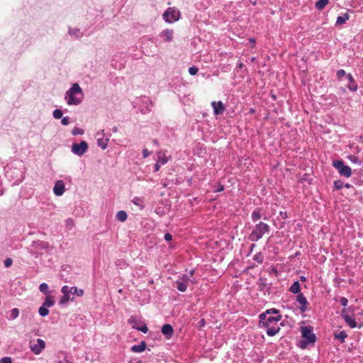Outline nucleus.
I'll return each mask as SVG.
<instances>
[{"mask_svg":"<svg viewBox=\"0 0 363 363\" xmlns=\"http://www.w3.org/2000/svg\"><path fill=\"white\" fill-rule=\"evenodd\" d=\"M164 239L167 242L171 241L172 240V235L169 233H167L164 234Z\"/></svg>","mask_w":363,"mask_h":363,"instance_id":"obj_50","label":"nucleus"},{"mask_svg":"<svg viewBox=\"0 0 363 363\" xmlns=\"http://www.w3.org/2000/svg\"><path fill=\"white\" fill-rule=\"evenodd\" d=\"M333 166L338 171L341 176L348 178L352 175L351 168L347 165H345L342 160H333Z\"/></svg>","mask_w":363,"mask_h":363,"instance_id":"obj_8","label":"nucleus"},{"mask_svg":"<svg viewBox=\"0 0 363 363\" xmlns=\"http://www.w3.org/2000/svg\"><path fill=\"white\" fill-rule=\"evenodd\" d=\"M194 272H195V271H194V269H191V270L189 271V275H190V277H192V276L194 275Z\"/></svg>","mask_w":363,"mask_h":363,"instance_id":"obj_57","label":"nucleus"},{"mask_svg":"<svg viewBox=\"0 0 363 363\" xmlns=\"http://www.w3.org/2000/svg\"><path fill=\"white\" fill-rule=\"evenodd\" d=\"M173 30L170 29H165L160 33V36L163 38L165 42H170L173 39Z\"/></svg>","mask_w":363,"mask_h":363,"instance_id":"obj_18","label":"nucleus"},{"mask_svg":"<svg viewBox=\"0 0 363 363\" xmlns=\"http://www.w3.org/2000/svg\"><path fill=\"white\" fill-rule=\"evenodd\" d=\"M133 328H134L138 331L143 332V333H146L148 331V328H147L146 324H145V323H143L142 325H140V326H137L136 325H133Z\"/></svg>","mask_w":363,"mask_h":363,"instance_id":"obj_33","label":"nucleus"},{"mask_svg":"<svg viewBox=\"0 0 363 363\" xmlns=\"http://www.w3.org/2000/svg\"><path fill=\"white\" fill-rule=\"evenodd\" d=\"M262 217L260 208H256L252 213L251 218L253 222H257Z\"/></svg>","mask_w":363,"mask_h":363,"instance_id":"obj_25","label":"nucleus"},{"mask_svg":"<svg viewBox=\"0 0 363 363\" xmlns=\"http://www.w3.org/2000/svg\"><path fill=\"white\" fill-rule=\"evenodd\" d=\"M345 187L347 189H350L351 187V185L350 184H345Z\"/></svg>","mask_w":363,"mask_h":363,"instance_id":"obj_59","label":"nucleus"},{"mask_svg":"<svg viewBox=\"0 0 363 363\" xmlns=\"http://www.w3.org/2000/svg\"><path fill=\"white\" fill-rule=\"evenodd\" d=\"M333 184L336 189H341L343 187V182L340 179L334 181Z\"/></svg>","mask_w":363,"mask_h":363,"instance_id":"obj_38","label":"nucleus"},{"mask_svg":"<svg viewBox=\"0 0 363 363\" xmlns=\"http://www.w3.org/2000/svg\"><path fill=\"white\" fill-rule=\"evenodd\" d=\"M83 91L77 83L74 84L65 93V99L68 105H78L83 99Z\"/></svg>","mask_w":363,"mask_h":363,"instance_id":"obj_2","label":"nucleus"},{"mask_svg":"<svg viewBox=\"0 0 363 363\" xmlns=\"http://www.w3.org/2000/svg\"><path fill=\"white\" fill-rule=\"evenodd\" d=\"M67 363H72V362H69V361H67Z\"/></svg>","mask_w":363,"mask_h":363,"instance_id":"obj_63","label":"nucleus"},{"mask_svg":"<svg viewBox=\"0 0 363 363\" xmlns=\"http://www.w3.org/2000/svg\"><path fill=\"white\" fill-rule=\"evenodd\" d=\"M211 106L215 115L221 114L225 110V106L221 101H212Z\"/></svg>","mask_w":363,"mask_h":363,"instance_id":"obj_17","label":"nucleus"},{"mask_svg":"<svg viewBox=\"0 0 363 363\" xmlns=\"http://www.w3.org/2000/svg\"><path fill=\"white\" fill-rule=\"evenodd\" d=\"M0 363H12V359L9 357H5L0 359Z\"/></svg>","mask_w":363,"mask_h":363,"instance_id":"obj_45","label":"nucleus"},{"mask_svg":"<svg viewBox=\"0 0 363 363\" xmlns=\"http://www.w3.org/2000/svg\"><path fill=\"white\" fill-rule=\"evenodd\" d=\"M300 280L301 281H306V278L304 276H301L300 277Z\"/></svg>","mask_w":363,"mask_h":363,"instance_id":"obj_56","label":"nucleus"},{"mask_svg":"<svg viewBox=\"0 0 363 363\" xmlns=\"http://www.w3.org/2000/svg\"><path fill=\"white\" fill-rule=\"evenodd\" d=\"M255 246H256V245H255V244H252V245H250V252H252V250H253V249L255 247Z\"/></svg>","mask_w":363,"mask_h":363,"instance_id":"obj_55","label":"nucleus"},{"mask_svg":"<svg viewBox=\"0 0 363 363\" xmlns=\"http://www.w3.org/2000/svg\"><path fill=\"white\" fill-rule=\"evenodd\" d=\"M63 113L60 109H55L52 116L55 119H60L62 117Z\"/></svg>","mask_w":363,"mask_h":363,"instance_id":"obj_37","label":"nucleus"},{"mask_svg":"<svg viewBox=\"0 0 363 363\" xmlns=\"http://www.w3.org/2000/svg\"><path fill=\"white\" fill-rule=\"evenodd\" d=\"M19 315V310L16 308H13L10 311L9 316L8 317V319L10 320H13L16 319Z\"/></svg>","mask_w":363,"mask_h":363,"instance_id":"obj_31","label":"nucleus"},{"mask_svg":"<svg viewBox=\"0 0 363 363\" xmlns=\"http://www.w3.org/2000/svg\"><path fill=\"white\" fill-rule=\"evenodd\" d=\"M183 279L184 280V282H181V281L176 282V284H177L176 287H177V290H179V291H182V292L186 291V290L187 289L186 281H190L191 283H196V279L195 278L190 279L187 274L184 275Z\"/></svg>","mask_w":363,"mask_h":363,"instance_id":"obj_12","label":"nucleus"},{"mask_svg":"<svg viewBox=\"0 0 363 363\" xmlns=\"http://www.w3.org/2000/svg\"><path fill=\"white\" fill-rule=\"evenodd\" d=\"M61 292L62 293L63 296L60 299V305H64L67 303L69 301H74V298H71L70 294L77 295L79 297H81L84 295L83 289H78L77 286L69 287L67 285H65L62 287Z\"/></svg>","mask_w":363,"mask_h":363,"instance_id":"obj_3","label":"nucleus"},{"mask_svg":"<svg viewBox=\"0 0 363 363\" xmlns=\"http://www.w3.org/2000/svg\"><path fill=\"white\" fill-rule=\"evenodd\" d=\"M84 133V130L78 127H74L72 130V134L73 135H83Z\"/></svg>","mask_w":363,"mask_h":363,"instance_id":"obj_35","label":"nucleus"},{"mask_svg":"<svg viewBox=\"0 0 363 363\" xmlns=\"http://www.w3.org/2000/svg\"><path fill=\"white\" fill-rule=\"evenodd\" d=\"M48 289H49V287L46 283H42L39 286L40 291L43 293L44 294H48L49 293Z\"/></svg>","mask_w":363,"mask_h":363,"instance_id":"obj_34","label":"nucleus"},{"mask_svg":"<svg viewBox=\"0 0 363 363\" xmlns=\"http://www.w3.org/2000/svg\"><path fill=\"white\" fill-rule=\"evenodd\" d=\"M347 337V334L345 331H340L338 334L335 335V338L340 341L341 343L345 342V338Z\"/></svg>","mask_w":363,"mask_h":363,"instance_id":"obj_29","label":"nucleus"},{"mask_svg":"<svg viewBox=\"0 0 363 363\" xmlns=\"http://www.w3.org/2000/svg\"><path fill=\"white\" fill-rule=\"evenodd\" d=\"M135 103L138 106V109L143 114L150 112L153 106L152 101L145 96H140L138 101Z\"/></svg>","mask_w":363,"mask_h":363,"instance_id":"obj_7","label":"nucleus"},{"mask_svg":"<svg viewBox=\"0 0 363 363\" xmlns=\"http://www.w3.org/2000/svg\"><path fill=\"white\" fill-rule=\"evenodd\" d=\"M253 259L258 263L262 264L264 261V257L261 252H257L254 255Z\"/></svg>","mask_w":363,"mask_h":363,"instance_id":"obj_36","label":"nucleus"},{"mask_svg":"<svg viewBox=\"0 0 363 363\" xmlns=\"http://www.w3.org/2000/svg\"><path fill=\"white\" fill-rule=\"evenodd\" d=\"M30 350L35 354H39L45 347V342L43 340L38 338L35 342H30Z\"/></svg>","mask_w":363,"mask_h":363,"instance_id":"obj_11","label":"nucleus"},{"mask_svg":"<svg viewBox=\"0 0 363 363\" xmlns=\"http://www.w3.org/2000/svg\"><path fill=\"white\" fill-rule=\"evenodd\" d=\"M270 227L268 224L260 221L256 224L253 230L249 235V240L252 242H257L259 240L265 233H269Z\"/></svg>","mask_w":363,"mask_h":363,"instance_id":"obj_4","label":"nucleus"},{"mask_svg":"<svg viewBox=\"0 0 363 363\" xmlns=\"http://www.w3.org/2000/svg\"><path fill=\"white\" fill-rule=\"evenodd\" d=\"M328 2V0H318L315 2V8L318 10H322L325 7Z\"/></svg>","mask_w":363,"mask_h":363,"instance_id":"obj_30","label":"nucleus"},{"mask_svg":"<svg viewBox=\"0 0 363 363\" xmlns=\"http://www.w3.org/2000/svg\"><path fill=\"white\" fill-rule=\"evenodd\" d=\"M347 79H348V81H349V82H350V83H354V77L352 76V74H348L347 75Z\"/></svg>","mask_w":363,"mask_h":363,"instance_id":"obj_52","label":"nucleus"},{"mask_svg":"<svg viewBox=\"0 0 363 363\" xmlns=\"http://www.w3.org/2000/svg\"><path fill=\"white\" fill-rule=\"evenodd\" d=\"M146 348V343L145 341H141L140 344L135 345L131 347L130 350L133 352H142Z\"/></svg>","mask_w":363,"mask_h":363,"instance_id":"obj_21","label":"nucleus"},{"mask_svg":"<svg viewBox=\"0 0 363 363\" xmlns=\"http://www.w3.org/2000/svg\"><path fill=\"white\" fill-rule=\"evenodd\" d=\"M254 112H255V110H254V109H252V108H251V109H250V113H254Z\"/></svg>","mask_w":363,"mask_h":363,"instance_id":"obj_62","label":"nucleus"},{"mask_svg":"<svg viewBox=\"0 0 363 363\" xmlns=\"http://www.w3.org/2000/svg\"><path fill=\"white\" fill-rule=\"evenodd\" d=\"M198 72L199 69L196 66H192L189 68V73L192 76L196 75Z\"/></svg>","mask_w":363,"mask_h":363,"instance_id":"obj_39","label":"nucleus"},{"mask_svg":"<svg viewBox=\"0 0 363 363\" xmlns=\"http://www.w3.org/2000/svg\"><path fill=\"white\" fill-rule=\"evenodd\" d=\"M352 84L348 86V89L352 91H356L357 90V84L354 83H351Z\"/></svg>","mask_w":363,"mask_h":363,"instance_id":"obj_46","label":"nucleus"},{"mask_svg":"<svg viewBox=\"0 0 363 363\" xmlns=\"http://www.w3.org/2000/svg\"><path fill=\"white\" fill-rule=\"evenodd\" d=\"M66 223L67 225H69V226H74V220L72 218L67 219Z\"/></svg>","mask_w":363,"mask_h":363,"instance_id":"obj_51","label":"nucleus"},{"mask_svg":"<svg viewBox=\"0 0 363 363\" xmlns=\"http://www.w3.org/2000/svg\"><path fill=\"white\" fill-rule=\"evenodd\" d=\"M337 77L340 79L341 78H342L344 76L346 75V72L344 69H339L337 70Z\"/></svg>","mask_w":363,"mask_h":363,"instance_id":"obj_43","label":"nucleus"},{"mask_svg":"<svg viewBox=\"0 0 363 363\" xmlns=\"http://www.w3.org/2000/svg\"><path fill=\"white\" fill-rule=\"evenodd\" d=\"M350 18V15L347 13H344L342 16H339L336 20V25H342Z\"/></svg>","mask_w":363,"mask_h":363,"instance_id":"obj_24","label":"nucleus"},{"mask_svg":"<svg viewBox=\"0 0 363 363\" xmlns=\"http://www.w3.org/2000/svg\"><path fill=\"white\" fill-rule=\"evenodd\" d=\"M244 67V64L242 62H239L237 66V69H242Z\"/></svg>","mask_w":363,"mask_h":363,"instance_id":"obj_54","label":"nucleus"},{"mask_svg":"<svg viewBox=\"0 0 363 363\" xmlns=\"http://www.w3.org/2000/svg\"><path fill=\"white\" fill-rule=\"evenodd\" d=\"M341 316L344 319L345 322L351 328H354L357 327V323L355 319L347 314L346 308H343L341 311Z\"/></svg>","mask_w":363,"mask_h":363,"instance_id":"obj_13","label":"nucleus"},{"mask_svg":"<svg viewBox=\"0 0 363 363\" xmlns=\"http://www.w3.org/2000/svg\"><path fill=\"white\" fill-rule=\"evenodd\" d=\"M161 164H158L157 162L154 166V172H158L160 169Z\"/></svg>","mask_w":363,"mask_h":363,"instance_id":"obj_53","label":"nucleus"},{"mask_svg":"<svg viewBox=\"0 0 363 363\" xmlns=\"http://www.w3.org/2000/svg\"><path fill=\"white\" fill-rule=\"evenodd\" d=\"M258 286L260 291L269 290L267 279L260 277L258 281Z\"/></svg>","mask_w":363,"mask_h":363,"instance_id":"obj_22","label":"nucleus"},{"mask_svg":"<svg viewBox=\"0 0 363 363\" xmlns=\"http://www.w3.org/2000/svg\"><path fill=\"white\" fill-rule=\"evenodd\" d=\"M70 123V119L69 116H65L62 118L61 123L63 125H67Z\"/></svg>","mask_w":363,"mask_h":363,"instance_id":"obj_44","label":"nucleus"},{"mask_svg":"<svg viewBox=\"0 0 363 363\" xmlns=\"http://www.w3.org/2000/svg\"><path fill=\"white\" fill-rule=\"evenodd\" d=\"M38 313H39V315H41L42 317H45L46 315H48L49 313V310H48V307H45L44 306V305L43 304L38 309Z\"/></svg>","mask_w":363,"mask_h":363,"instance_id":"obj_32","label":"nucleus"},{"mask_svg":"<svg viewBox=\"0 0 363 363\" xmlns=\"http://www.w3.org/2000/svg\"><path fill=\"white\" fill-rule=\"evenodd\" d=\"M97 138V145L102 150H105L108 146V142L109 140L108 138H104V130L101 132H98L96 133Z\"/></svg>","mask_w":363,"mask_h":363,"instance_id":"obj_15","label":"nucleus"},{"mask_svg":"<svg viewBox=\"0 0 363 363\" xmlns=\"http://www.w3.org/2000/svg\"><path fill=\"white\" fill-rule=\"evenodd\" d=\"M12 264H13V259L11 258H6L4 261V267L6 268L10 267L12 265Z\"/></svg>","mask_w":363,"mask_h":363,"instance_id":"obj_42","label":"nucleus"},{"mask_svg":"<svg viewBox=\"0 0 363 363\" xmlns=\"http://www.w3.org/2000/svg\"><path fill=\"white\" fill-rule=\"evenodd\" d=\"M117 220L121 222H124L127 220L128 215L127 213L124 211H119L116 216Z\"/></svg>","mask_w":363,"mask_h":363,"instance_id":"obj_27","label":"nucleus"},{"mask_svg":"<svg viewBox=\"0 0 363 363\" xmlns=\"http://www.w3.org/2000/svg\"><path fill=\"white\" fill-rule=\"evenodd\" d=\"M88 143L82 140L80 143H73L72 145V152L78 155L82 156L88 150Z\"/></svg>","mask_w":363,"mask_h":363,"instance_id":"obj_10","label":"nucleus"},{"mask_svg":"<svg viewBox=\"0 0 363 363\" xmlns=\"http://www.w3.org/2000/svg\"><path fill=\"white\" fill-rule=\"evenodd\" d=\"M132 202H133L135 205H136V206H139L140 209H143V208H144V207H145V205H144V200H143V198H141V197L135 196V197L133 199Z\"/></svg>","mask_w":363,"mask_h":363,"instance_id":"obj_26","label":"nucleus"},{"mask_svg":"<svg viewBox=\"0 0 363 363\" xmlns=\"http://www.w3.org/2000/svg\"><path fill=\"white\" fill-rule=\"evenodd\" d=\"M65 190V186L64 182L62 180L57 181L55 182L54 188H53L54 194L56 196H60L64 194Z\"/></svg>","mask_w":363,"mask_h":363,"instance_id":"obj_16","label":"nucleus"},{"mask_svg":"<svg viewBox=\"0 0 363 363\" xmlns=\"http://www.w3.org/2000/svg\"><path fill=\"white\" fill-rule=\"evenodd\" d=\"M265 312H269V315H280L279 311L276 308H270V309L267 310Z\"/></svg>","mask_w":363,"mask_h":363,"instance_id":"obj_41","label":"nucleus"},{"mask_svg":"<svg viewBox=\"0 0 363 363\" xmlns=\"http://www.w3.org/2000/svg\"><path fill=\"white\" fill-rule=\"evenodd\" d=\"M68 33L72 37L79 39L83 37L84 34L82 32H81L80 29L78 28H72L69 27L68 28Z\"/></svg>","mask_w":363,"mask_h":363,"instance_id":"obj_20","label":"nucleus"},{"mask_svg":"<svg viewBox=\"0 0 363 363\" xmlns=\"http://www.w3.org/2000/svg\"><path fill=\"white\" fill-rule=\"evenodd\" d=\"M269 312H264L259 316V324L266 328V333L268 336L272 337L277 334L280 328L278 322L281 319V315H269Z\"/></svg>","mask_w":363,"mask_h":363,"instance_id":"obj_1","label":"nucleus"},{"mask_svg":"<svg viewBox=\"0 0 363 363\" xmlns=\"http://www.w3.org/2000/svg\"><path fill=\"white\" fill-rule=\"evenodd\" d=\"M112 130H113L114 133H116V132H117V131H118V128H117V127H113V128H112Z\"/></svg>","mask_w":363,"mask_h":363,"instance_id":"obj_60","label":"nucleus"},{"mask_svg":"<svg viewBox=\"0 0 363 363\" xmlns=\"http://www.w3.org/2000/svg\"><path fill=\"white\" fill-rule=\"evenodd\" d=\"M301 290V285L298 281H294L289 288V291L293 294H299Z\"/></svg>","mask_w":363,"mask_h":363,"instance_id":"obj_23","label":"nucleus"},{"mask_svg":"<svg viewBox=\"0 0 363 363\" xmlns=\"http://www.w3.org/2000/svg\"><path fill=\"white\" fill-rule=\"evenodd\" d=\"M157 162L160 164H164L167 162V158L165 156H159Z\"/></svg>","mask_w":363,"mask_h":363,"instance_id":"obj_40","label":"nucleus"},{"mask_svg":"<svg viewBox=\"0 0 363 363\" xmlns=\"http://www.w3.org/2000/svg\"><path fill=\"white\" fill-rule=\"evenodd\" d=\"M313 331V328L311 325L301 327V333L303 338L299 345L301 348H305L308 345L314 344L315 342L316 336Z\"/></svg>","mask_w":363,"mask_h":363,"instance_id":"obj_5","label":"nucleus"},{"mask_svg":"<svg viewBox=\"0 0 363 363\" xmlns=\"http://www.w3.org/2000/svg\"><path fill=\"white\" fill-rule=\"evenodd\" d=\"M151 152L147 149L143 150V158H147L150 155Z\"/></svg>","mask_w":363,"mask_h":363,"instance_id":"obj_48","label":"nucleus"},{"mask_svg":"<svg viewBox=\"0 0 363 363\" xmlns=\"http://www.w3.org/2000/svg\"><path fill=\"white\" fill-rule=\"evenodd\" d=\"M223 189H224L223 185L219 184L218 185H217L216 186L214 192H220V191H223Z\"/></svg>","mask_w":363,"mask_h":363,"instance_id":"obj_49","label":"nucleus"},{"mask_svg":"<svg viewBox=\"0 0 363 363\" xmlns=\"http://www.w3.org/2000/svg\"><path fill=\"white\" fill-rule=\"evenodd\" d=\"M43 304L44 305V306L48 307V308L53 306L55 304L53 297L50 296H47Z\"/></svg>","mask_w":363,"mask_h":363,"instance_id":"obj_28","label":"nucleus"},{"mask_svg":"<svg viewBox=\"0 0 363 363\" xmlns=\"http://www.w3.org/2000/svg\"><path fill=\"white\" fill-rule=\"evenodd\" d=\"M180 12L174 7H169L162 14L163 19L167 23H174L179 19Z\"/></svg>","mask_w":363,"mask_h":363,"instance_id":"obj_9","label":"nucleus"},{"mask_svg":"<svg viewBox=\"0 0 363 363\" xmlns=\"http://www.w3.org/2000/svg\"><path fill=\"white\" fill-rule=\"evenodd\" d=\"M162 333L167 338H170L174 333L173 327L170 324H164L162 327Z\"/></svg>","mask_w":363,"mask_h":363,"instance_id":"obj_19","label":"nucleus"},{"mask_svg":"<svg viewBox=\"0 0 363 363\" xmlns=\"http://www.w3.org/2000/svg\"><path fill=\"white\" fill-rule=\"evenodd\" d=\"M199 323L202 326L204 325H205V320L204 319L201 320Z\"/></svg>","mask_w":363,"mask_h":363,"instance_id":"obj_58","label":"nucleus"},{"mask_svg":"<svg viewBox=\"0 0 363 363\" xmlns=\"http://www.w3.org/2000/svg\"><path fill=\"white\" fill-rule=\"evenodd\" d=\"M340 302L342 306L345 307L347 305L348 300L345 297H341L340 298Z\"/></svg>","mask_w":363,"mask_h":363,"instance_id":"obj_47","label":"nucleus"},{"mask_svg":"<svg viewBox=\"0 0 363 363\" xmlns=\"http://www.w3.org/2000/svg\"><path fill=\"white\" fill-rule=\"evenodd\" d=\"M296 300L301 305L298 308L300 311L302 313H305L307 311V305L308 304V302L306 296L301 293L298 294L296 296Z\"/></svg>","mask_w":363,"mask_h":363,"instance_id":"obj_14","label":"nucleus"},{"mask_svg":"<svg viewBox=\"0 0 363 363\" xmlns=\"http://www.w3.org/2000/svg\"><path fill=\"white\" fill-rule=\"evenodd\" d=\"M50 248V244L48 242L42 240H35L28 248L29 252L35 257L41 254L42 250H47Z\"/></svg>","mask_w":363,"mask_h":363,"instance_id":"obj_6","label":"nucleus"},{"mask_svg":"<svg viewBox=\"0 0 363 363\" xmlns=\"http://www.w3.org/2000/svg\"><path fill=\"white\" fill-rule=\"evenodd\" d=\"M152 143H153L154 144H155L156 145H158V141H157L156 139L153 140H152Z\"/></svg>","mask_w":363,"mask_h":363,"instance_id":"obj_61","label":"nucleus"}]
</instances>
